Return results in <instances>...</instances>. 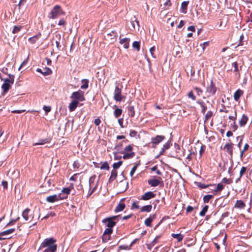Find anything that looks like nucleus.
<instances>
[{
    "label": "nucleus",
    "mask_w": 252,
    "mask_h": 252,
    "mask_svg": "<svg viewBox=\"0 0 252 252\" xmlns=\"http://www.w3.org/2000/svg\"><path fill=\"white\" fill-rule=\"evenodd\" d=\"M148 183L149 185L153 187H157L161 184L163 185L162 179L160 177H158L157 179H149L148 181Z\"/></svg>",
    "instance_id": "obj_10"
},
{
    "label": "nucleus",
    "mask_w": 252,
    "mask_h": 252,
    "mask_svg": "<svg viewBox=\"0 0 252 252\" xmlns=\"http://www.w3.org/2000/svg\"><path fill=\"white\" fill-rule=\"evenodd\" d=\"M95 178V175H94L91 176L89 179V187L90 189H91L92 188V190L90 191L89 195H91L93 194L95 190H96L97 187L98 181L96 184H94V181Z\"/></svg>",
    "instance_id": "obj_9"
},
{
    "label": "nucleus",
    "mask_w": 252,
    "mask_h": 252,
    "mask_svg": "<svg viewBox=\"0 0 252 252\" xmlns=\"http://www.w3.org/2000/svg\"><path fill=\"white\" fill-rule=\"evenodd\" d=\"M114 107L116 108L114 111V115L116 118H117L122 115V110L121 109L118 108L116 105H114Z\"/></svg>",
    "instance_id": "obj_32"
},
{
    "label": "nucleus",
    "mask_w": 252,
    "mask_h": 252,
    "mask_svg": "<svg viewBox=\"0 0 252 252\" xmlns=\"http://www.w3.org/2000/svg\"><path fill=\"white\" fill-rule=\"evenodd\" d=\"M125 199V198H123L121 200V201H120V202L119 203V204L117 205V206H116V207L115 209V212L117 213V212H119L122 211L125 208L126 205L124 202V201Z\"/></svg>",
    "instance_id": "obj_15"
},
{
    "label": "nucleus",
    "mask_w": 252,
    "mask_h": 252,
    "mask_svg": "<svg viewBox=\"0 0 252 252\" xmlns=\"http://www.w3.org/2000/svg\"><path fill=\"white\" fill-rule=\"evenodd\" d=\"M117 36V32L113 31L110 33H109L107 34V36L108 38H110L111 39H114Z\"/></svg>",
    "instance_id": "obj_38"
},
{
    "label": "nucleus",
    "mask_w": 252,
    "mask_h": 252,
    "mask_svg": "<svg viewBox=\"0 0 252 252\" xmlns=\"http://www.w3.org/2000/svg\"><path fill=\"white\" fill-rule=\"evenodd\" d=\"M15 231V228H10L9 229H7L6 230L3 231V232H1V234H2V236L5 235H8L10 234H11Z\"/></svg>",
    "instance_id": "obj_37"
},
{
    "label": "nucleus",
    "mask_w": 252,
    "mask_h": 252,
    "mask_svg": "<svg viewBox=\"0 0 252 252\" xmlns=\"http://www.w3.org/2000/svg\"><path fill=\"white\" fill-rule=\"evenodd\" d=\"M127 112L129 116L133 117L135 116V111L133 106H128L127 107Z\"/></svg>",
    "instance_id": "obj_29"
},
{
    "label": "nucleus",
    "mask_w": 252,
    "mask_h": 252,
    "mask_svg": "<svg viewBox=\"0 0 252 252\" xmlns=\"http://www.w3.org/2000/svg\"><path fill=\"white\" fill-rule=\"evenodd\" d=\"M221 183L226 184H230L232 183V180L231 179H227L226 178H223L221 180Z\"/></svg>",
    "instance_id": "obj_54"
},
{
    "label": "nucleus",
    "mask_w": 252,
    "mask_h": 252,
    "mask_svg": "<svg viewBox=\"0 0 252 252\" xmlns=\"http://www.w3.org/2000/svg\"><path fill=\"white\" fill-rule=\"evenodd\" d=\"M117 171L116 170L113 169L111 172V176L109 179V182L111 183L114 181L117 176Z\"/></svg>",
    "instance_id": "obj_23"
},
{
    "label": "nucleus",
    "mask_w": 252,
    "mask_h": 252,
    "mask_svg": "<svg viewBox=\"0 0 252 252\" xmlns=\"http://www.w3.org/2000/svg\"><path fill=\"white\" fill-rule=\"evenodd\" d=\"M155 196L156 194H155L153 191H150L145 192L143 195H142L140 198V199L146 201L153 198Z\"/></svg>",
    "instance_id": "obj_13"
},
{
    "label": "nucleus",
    "mask_w": 252,
    "mask_h": 252,
    "mask_svg": "<svg viewBox=\"0 0 252 252\" xmlns=\"http://www.w3.org/2000/svg\"><path fill=\"white\" fill-rule=\"evenodd\" d=\"M133 150V147L131 145H127L126 146L125 148H124V151L123 152H121V154H125L126 153H128V152H131Z\"/></svg>",
    "instance_id": "obj_40"
},
{
    "label": "nucleus",
    "mask_w": 252,
    "mask_h": 252,
    "mask_svg": "<svg viewBox=\"0 0 252 252\" xmlns=\"http://www.w3.org/2000/svg\"><path fill=\"white\" fill-rule=\"evenodd\" d=\"M165 139V137L163 135H157L152 138V147L155 148L156 146L161 142Z\"/></svg>",
    "instance_id": "obj_12"
},
{
    "label": "nucleus",
    "mask_w": 252,
    "mask_h": 252,
    "mask_svg": "<svg viewBox=\"0 0 252 252\" xmlns=\"http://www.w3.org/2000/svg\"><path fill=\"white\" fill-rule=\"evenodd\" d=\"M213 115V112L211 111H208L205 115V122L209 121Z\"/></svg>",
    "instance_id": "obj_41"
},
{
    "label": "nucleus",
    "mask_w": 252,
    "mask_h": 252,
    "mask_svg": "<svg viewBox=\"0 0 252 252\" xmlns=\"http://www.w3.org/2000/svg\"><path fill=\"white\" fill-rule=\"evenodd\" d=\"M171 236L173 238L176 239L178 242L181 241L184 238V235L180 233H178V234L172 233Z\"/></svg>",
    "instance_id": "obj_30"
},
{
    "label": "nucleus",
    "mask_w": 252,
    "mask_h": 252,
    "mask_svg": "<svg viewBox=\"0 0 252 252\" xmlns=\"http://www.w3.org/2000/svg\"><path fill=\"white\" fill-rule=\"evenodd\" d=\"M22 216L24 219L28 222H31L33 218L34 215L29 208L25 209L22 212Z\"/></svg>",
    "instance_id": "obj_7"
},
{
    "label": "nucleus",
    "mask_w": 252,
    "mask_h": 252,
    "mask_svg": "<svg viewBox=\"0 0 252 252\" xmlns=\"http://www.w3.org/2000/svg\"><path fill=\"white\" fill-rule=\"evenodd\" d=\"M137 135V132L134 130H131L129 133L130 137H135Z\"/></svg>",
    "instance_id": "obj_64"
},
{
    "label": "nucleus",
    "mask_w": 252,
    "mask_h": 252,
    "mask_svg": "<svg viewBox=\"0 0 252 252\" xmlns=\"http://www.w3.org/2000/svg\"><path fill=\"white\" fill-rule=\"evenodd\" d=\"M119 39L120 43L121 44L123 45V47L124 48L127 49L129 48V43L130 41V38L127 37L122 38L121 35H120L119 37Z\"/></svg>",
    "instance_id": "obj_14"
},
{
    "label": "nucleus",
    "mask_w": 252,
    "mask_h": 252,
    "mask_svg": "<svg viewBox=\"0 0 252 252\" xmlns=\"http://www.w3.org/2000/svg\"><path fill=\"white\" fill-rule=\"evenodd\" d=\"M208 206L205 205L202 209V210L200 212L199 215L201 216H205L206 213L207 212L208 209Z\"/></svg>",
    "instance_id": "obj_44"
},
{
    "label": "nucleus",
    "mask_w": 252,
    "mask_h": 252,
    "mask_svg": "<svg viewBox=\"0 0 252 252\" xmlns=\"http://www.w3.org/2000/svg\"><path fill=\"white\" fill-rule=\"evenodd\" d=\"M213 194H207L204 196L203 198V202L205 203H207L209 202V201L214 197Z\"/></svg>",
    "instance_id": "obj_35"
},
{
    "label": "nucleus",
    "mask_w": 252,
    "mask_h": 252,
    "mask_svg": "<svg viewBox=\"0 0 252 252\" xmlns=\"http://www.w3.org/2000/svg\"><path fill=\"white\" fill-rule=\"evenodd\" d=\"M125 96L122 95V89L120 88L118 86H116L115 88L114 92V99L117 102L122 101L124 98H125Z\"/></svg>",
    "instance_id": "obj_6"
},
{
    "label": "nucleus",
    "mask_w": 252,
    "mask_h": 252,
    "mask_svg": "<svg viewBox=\"0 0 252 252\" xmlns=\"http://www.w3.org/2000/svg\"><path fill=\"white\" fill-rule=\"evenodd\" d=\"M156 218V215H154L152 217L150 216L145 220V224L147 226H151V223L153 221L154 219Z\"/></svg>",
    "instance_id": "obj_25"
},
{
    "label": "nucleus",
    "mask_w": 252,
    "mask_h": 252,
    "mask_svg": "<svg viewBox=\"0 0 252 252\" xmlns=\"http://www.w3.org/2000/svg\"><path fill=\"white\" fill-rule=\"evenodd\" d=\"M58 197L57 194L50 195L46 198V201L49 203H54L56 201H58Z\"/></svg>",
    "instance_id": "obj_22"
},
{
    "label": "nucleus",
    "mask_w": 252,
    "mask_h": 252,
    "mask_svg": "<svg viewBox=\"0 0 252 252\" xmlns=\"http://www.w3.org/2000/svg\"><path fill=\"white\" fill-rule=\"evenodd\" d=\"M224 189V186L220 183L218 184L215 189H212L214 195H216L218 191H220Z\"/></svg>",
    "instance_id": "obj_21"
},
{
    "label": "nucleus",
    "mask_w": 252,
    "mask_h": 252,
    "mask_svg": "<svg viewBox=\"0 0 252 252\" xmlns=\"http://www.w3.org/2000/svg\"><path fill=\"white\" fill-rule=\"evenodd\" d=\"M206 147L205 145H201L200 150H199V155L201 157L202 155L203 154L205 150Z\"/></svg>",
    "instance_id": "obj_60"
},
{
    "label": "nucleus",
    "mask_w": 252,
    "mask_h": 252,
    "mask_svg": "<svg viewBox=\"0 0 252 252\" xmlns=\"http://www.w3.org/2000/svg\"><path fill=\"white\" fill-rule=\"evenodd\" d=\"M14 83V76H9L8 78H6L4 80V82L2 85L1 88L3 91V93H5L8 92L11 85Z\"/></svg>",
    "instance_id": "obj_5"
},
{
    "label": "nucleus",
    "mask_w": 252,
    "mask_h": 252,
    "mask_svg": "<svg viewBox=\"0 0 252 252\" xmlns=\"http://www.w3.org/2000/svg\"><path fill=\"white\" fill-rule=\"evenodd\" d=\"M217 92V87L213 80L211 79L210 84L206 87L205 94L207 97L214 96Z\"/></svg>",
    "instance_id": "obj_3"
},
{
    "label": "nucleus",
    "mask_w": 252,
    "mask_h": 252,
    "mask_svg": "<svg viewBox=\"0 0 252 252\" xmlns=\"http://www.w3.org/2000/svg\"><path fill=\"white\" fill-rule=\"evenodd\" d=\"M248 121V117L247 115L243 114L241 119L239 121V125L241 127H243L246 125Z\"/></svg>",
    "instance_id": "obj_18"
},
{
    "label": "nucleus",
    "mask_w": 252,
    "mask_h": 252,
    "mask_svg": "<svg viewBox=\"0 0 252 252\" xmlns=\"http://www.w3.org/2000/svg\"><path fill=\"white\" fill-rule=\"evenodd\" d=\"M41 34L39 33L29 38L28 40L31 44H34L36 41L41 37Z\"/></svg>",
    "instance_id": "obj_27"
},
{
    "label": "nucleus",
    "mask_w": 252,
    "mask_h": 252,
    "mask_svg": "<svg viewBox=\"0 0 252 252\" xmlns=\"http://www.w3.org/2000/svg\"><path fill=\"white\" fill-rule=\"evenodd\" d=\"M247 170V168L246 167L243 166L241 168V170L240 171V177H242V176H243Z\"/></svg>",
    "instance_id": "obj_59"
},
{
    "label": "nucleus",
    "mask_w": 252,
    "mask_h": 252,
    "mask_svg": "<svg viewBox=\"0 0 252 252\" xmlns=\"http://www.w3.org/2000/svg\"><path fill=\"white\" fill-rule=\"evenodd\" d=\"M65 14V12L63 11L61 7L59 5H56L48 14V17L49 19H54Z\"/></svg>",
    "instance_id": "obj_2"
},
{
    "label": "nucleus",
    "mask_w": 252,
    "mask_h": 252,
    "mask_svg": "<svg viewBox=\"0 0 252 252\" xmlns=\"http://www.w3.org/2000/svg\"><path fill=\"white\" fill-rule=\"evenodd\" d=\"M56 240L53 237L46 238L41 243L39 250L42 252H56L57 249Z\"/></svg>",
    "instance_id": "obj_1"
},
{
    "label": "nucleus",
    "mask_w": 252,
    "mask_h": 252,
    "mask_svg": "<svg viewBox=\"0 0 252 252\" xmlns=\"http://www.w3.org/2000/svg\"><path fill=\"white\" fill-rule=\"evenodd\" d=\"M71 189L69 188H63L62 190L61 193H64L65 195H67V196L70 194Z\"/></svg>",
    "instance_id": "obj_50"
},
{
    "label": "nucleus",
    "mask_w": 252,
    "mask_h": 252,
    "mask_svg": "<svg viewBox=\"0 0 252 252\" xmlns=\"http://www.w3.org/2000/svg\"><path fill=\"white\" fill-rule=\"evenodd\" d=\"M230 126L232 127L233 131H236L238 129V126L236 123V121H233L232 123L230 124Z\"/></svg>",
    "instance_id": "obj_57"
},
{
    "label": "nucleus",
    "mask_w": 252,
    "mask_h": 252,
    "mask_svg": "<svg viewBox=\"0 0 252 252\" xmlns=\"http://www.w3.org/2000/svg\"><path fill=\"white\" fill-rule=\"evenodd\" d=\"M197 186L200 189H205L209 187H214L215 185H205L204 184L201 183L200 182L197 183Z\"/></svg>",
    "instance_id": "obj_39"
},
{
    "label": "nucleus",
    "mask_w": 252,
    "mask_h": 252,
    "mask_svg": "<svg viewBox=\"0 0 252 252\" xmlns=\"http://www.w3.org/2000/svg\"><path fill=\"white\" fill-rule=\"evenodd\" d=\"M170 147V144L168 143H165L164 145H163V147L161 148L160 152H159V154L158 156L157 157V158H158L159 156L162 155L164 152L165 151V150L168 149Z\"/></svg>",
    "instance_id": "obj_31"
},
{
    "label": "nucleus",
    "mask_w": 252,
    "mask_h": 252,
    "mask_svg": "<svg viewBox=\"0 0 252 252\" xmlns=\"http://www.w3.org/2000/svg\"><path fill=\"white\" fill-rule=\"evenodd\" d=\"M73 167L74 169H78L80 167V163L78 160L74 161L73 163Z\"/></svg>",
    "instance_id": "obj_61"
},
{
    "label": "nucleus",
    "mask_w": 252,
    "mask_h": 252,
    "mask_svg": "<svg viewBox=\"0 0 252 252\" xmlns=\"http://www.w3.org/2000/svg\"><path fill=\"white\" fill-rule=\"evenodd\" d=\"M22 28V27L21 26H15L13 27L12 32L13 33H17L21 30Z\"/></svg>",
    "instance_id": "obj_49"
},
{
    "label": "nucleus",
    "mask_w": 252,
    "mask_h": 252,
    "mask_svg": "<svg viewBox=\"0 0 252 252\" xmlns=\"http://www.w3.org/2000/svg\"><path fill=\"white\" fill-rule=\"evenodd\" d=\"M119 216H113L110 218H107L103 220V222L108 227L112 228L113 226L116 224V222L115 221L117 220Z\"/></svg>",
    "instance_id": "obj_8"
},
{
    "label": "nucleus",
    "mask_w": 252,
    "mask_h": 252,
    "mask_svg": "<svg viewBox=\"0 0 252 252\" xmlns=\"http://www.w3.org/2000/svg\"><path fill=\"white\" fill-rule=\"evenodd\" d=\"M160 238L159 236H157L151 243V245L153 247L156 244L158 243L159 239Z\"/></svg>",
    "instance_id": "obj_58"
},
{
    "label": "nucleus",
    "mask_w": 252,
    "mask_h": 252,
    "mask_svg": "<svg viewBox=\"0 0 252 252\" xmlns=\"http://www.w3.org/2000/svg\"><path fill=\"white\" fill-rule=\"evenodd\" d=\"M124 155L123 157V158L125 159H129L133 158L135 156V153L134 152H131V153H126L124 154Z\"/></svg>",
    "instance_id": "obj_34"
},
{
    "label": "nucleus",
    "mask_w": 252,
    "mask_h": 252,
    "mask_svg": "<svg viewBox=\"0 0 252 252\" xmlns=\"http://www.w3.org/2000/svg\"><path fill=\"white\" fill-rule=\"evenodd\" d=\"M70 98L74 100H77L78 103L79 101H85L84 92L80 90L74 92L71 94Z\"/></svg>",
    "instance_id": "obj_4"
},
{
    "label": "nucleus",
    "mask_w": 252,
    "mask_h": 252,
    "mask_svg": "<svg viewBox=\"0 0 252 252\" xmlns=\"http://www.w3.org/2000/svg\"><path fill=\"white\" fill-rule=\"evenodd\" d=\"M151 169L152 171H156V174L158 175H161V174H162V173L158 169V167H157V165H155V166L152 167L151 168Z\"/></svg>",
    "instance_id": "obj_52"
},
{
    "label": "nucleus",
    "mask_w": 252,
    "mask_h": 252,
    "mask_svg": "<svg viewBox=\"0 0 252 252\" xmlns=\"http://www.w3.org/2000/svg\"><path fill=\"white\" fill-rule=\"evenodd\" d=\"M82 82L83 83V84L81 86V88L82 89H86L89 87V80L88 79H82Z\"/></svg>",
    "instance_id": "obj_36"
},
{
    "label": "nucleus",
    "mask_w": 252,
    "mask_h": 252,
    "mask_svg": "<svg viewBox=\"0 0 252 252\" xmlns=\"http://www.w3.org/2000/svg\"><path fill=\"white\" fill-rule=\"evenodd\" d=\"M152 206L151 205H147L140 208L141 212H150L152 210Z\"/></svg>",
    "instance_id": "obj_28"
},
{
    "label": "nucleus",
    "mask_w": 252,
    "mask_h": 252,
    "mask_svg": "<svg viewBox=\"0 0 252 252\" xmlns=\"http://www.w3.org/2000/svg\"><path fill=\"white\" fill-rule=\"evenodd\" d=\"M245 207H246L245 203L244 202V201H243L241 200H237L236 202L234 205L235 208H238L239 209H243L245 208Z\"/></svg>",
    "instance_id": "obj_19"
},
{
    "label": "nucleus",
    "mask_w": 252,
    "mask_h": 252,
    "mask_svg": "<svg viewBox=\"0 0 252 252\" xmlns=\"http://www.w3.org/2000/svg\"><path fill=\"white\" fill-rule=\"evenodd\" d=\"M36 71L42 73L44 76L50 75L52 73L51 69L48 67L44 68L43 69L38 68Z\"/></svg>",
    "instance_id": "obj_17"
},
{
    "label": "nucleus",
    "mask_w": 252,
    "mask_h": 252,
    "mask_svg": "<svg viewBox=\"0 0 252 252\" xmlns=\"http://www.w3.org/2000/svg\"><path fill=\"white\" fill-rule=\"evenodd\" d=\"M132 47L136 50L137 51H139L140 48V42L134 41L132 43Z\"/></svg>",
    "instance_id": "obj_42"
},
{
    "label": "nucleus",
    "mask_w": 252,
    "mask_h": 252,
    "mask_svg": "<svg viewBox=\"0 0 252 252\" xmlns=\"http://www.w3.org/2000/svg\"><path fill=\"white\" fill-rule=\"evenodd\" d=\"M51 141V139L49 138L43 139H40L39 140V142L37 143H35L33 144L34 146L36 145H43L46 143H50Z\"/></svg>",
    "instance_id": "obj_26"
},
{
    "label": "nucleus",
    "mask_w": 252,
    "mask_h": 252,
    "mask_svg": "<svg viewBox=\"0 0 252 252\" xmlns=\"http://www.w3.org/2000/svg\"><path fill=\"white\" fill-rule=\"evenodd\" d=\"M223 150L226 152L230 157H233V144L232 143H226L224 145Z\"/></svg>",
    "instance_id": "obj_11"
},
{
    "label": "nucleus",
    "mask_w": 252,
    "mask_h": 252,
    "mask_svg": "<svg viewBox=\"0 0 252 252\" xmlns=\"http://www.w3.org/2000/svg\"><path fill=\"white\" fill-rule=\"evenodd\" d=\"M100 168L101 169H105V170H108L109 169L110 167H109L108 162L107 161H105L102 164V165L100 166Z\"/></svg>",
    "instance_id": "obj_48"
},
{
    "label": "nucleus",
    "mask_w": 252,
    "mask_h": 252,
    "mask_svg": "<svg viewBox=\"0 0 252 252\" xmlns=\"http://www.w3.org/2000/svg\"><path fill=\"white\" fill-rule=\"evenodd\" d=\"M188 96L191 98L192 100H196V96L194 95L192 91L189 92L188 94Z\"/></svg>",
    "instance_id": "obj_56"
},
{
    "label": "nucleus",
    "mask_w": 252,
    "mask_h": 252,
    "mask_svg": "<svg viewBox=\"0 0 252 252\" xmlns=\"http://www.w3.org/2000/svg\"><path fill=\"white\" fill-rule=\"evenodd\" d=\"M244 36L243 34H242L240 36L239 42V43L238 44V46L243 45V40L244 39Z\"/></svg>",
    "instance_id": "obj_63"
},
{
    "label": "nucleus",
    "mask_w": 252,
    "mask_h": 252,
    "mask_svg": "<svg viewBox=\"0 0 252 252\" xmlns=\"http://www.w3.org/2000/svg\"><path fill=\"white\" fill-rule=\"evenodd\" d=\"M59 197H58V201L60 200H63L64 199H66L67 198V195H65L63 193H60L59 194L57 195Z\"/></svg>",
    "instance_id": "obj_55"
},
{
    "label": "nucleus",
    "mask_w": 252,
    "mask_h": 252,
    "mask_svg": "<svg viewBox=\"0 0 252 252\" xmlns=\"http://www.w3.org/2000/svg\"><path fill=\"white\" fill-rule=\"evenodd\" d=\"M197 103L200 104L202 108L201 113L204 114L207 109V106L205 105L204 102H203L202 100H198L197 101Z\"/></svg>",
    "instance_id": "obj_33"
},
{
    "label": "nucleus",
    "mask_w": 252,
    "mask_h": 252,
    "mask_svg": "<svg viewBox=\"0 0 252 252\" xmlns=\"http://www.w3.org/2000/svg\"><path fill=\"white\" fill-rule=\"evenodd\" d=\"M20 219V217H17V218L16 219H12L7 224H6V226H9V225H13L14 224H15V223L16 222H17V221H18Z\"/></svg>",
    "instance_id": "obj_47"
},
{
    "label": "nucleus",
    "mask_w": 252,
    "mask_h": 252,
    "mask_svg": "<svg viewBox=\"0 0 252 252\" xmlns=\"http://www.w3.org/2000/svg\"><path fill=\"white\" fill-rule=\"evenodd\" d=\"M194 90L196 92V94L198 96H201L203 94V90L197 87H193Z\"/></svg>",
    "instance_id": "obj_43"
},
{
    "label": "nucleus",
    "mask_w": 252,
    "mask_h": 252,
    "mask_svg": "<svg viewBox=\"0 0 252 252\" xmlns=\"http://www.w3.org/2000/svg\"><path fill=\"white\" fill-rule=\"evenodd\" d=\"M232 66L234 68V72L238 73L239 72V69L237 62H235L233 63L232 64Z\"/></svg>",
    "instance_id": "obj_53"
},
{
    "label": "nucleus",
    "mask_w": 252,
    "mask_h": 252,
    "mask_svg": "<svg viewBox=\"0 0 252 252\" xmlns=\"http://www.w3.org/2000/svg\"><path fill=\"white\" fill-rule=\"evenodd\" d=\"M78 102L77 100H73L69 105V109L70 112H72L75 110L78 105Z\"/></svg>",
    "instance_id": "obj_20"
},
{
    "label": "nucleus",
    "mask_w": 252,
    "mask_h": 252,
    "mask_svg": "<svg viewBox=\"0 0 252 252\" xmlns=\"http://www.w3.org/2000/svg\"><path fill=\"white\" fill-rule=\"evenodd\" d=\"M122 161H119L117 162L114 163L113 164V169L116 170L117 169L119 168L122 165Z\"/></svg>",
    "instance_id": "obj_46"
},
{
    "label": "nucleus",
    "mask_w": 252,
    "mask_h": 252,
    "mask_svg": "<svg viewBox=\"0 0 252 252\" xmlns=\"http://www.w3.org/2000/svg\"><path fill=\"white\" fill-rule=\"evenodd\" d=\"M243 94V91L240 89L237 90L234 94V99L235 101H238L241 96Z\"/></svg>",
    "instance_id": "obj_24"
},
{
    "label": "nucleus",
    "mask_w": 252,
    "mask_h": 252,
    "mask_svg": "<svg viewBox=\"0 0 252 252\" xmlns=\"http://www.w3.org/2000/svg\"><path fill=\"white\" fill-rule=\"evenodd\" d=\"M140 208V206L138 205V204H137V203L135 201H133V203L132 204V205H131V209H139Z\"/></svg>",
    "instance_id": "obj_62"
},
{
    "label": "nucleus",
    "mask_w": 252,
    "mask_h": 252,
    "mask_svg": "<svg viewBox=\"0 0 252 252\" xmlns=\"http://www.w3.org/2000/svg\"><path fill=\"white\" fill-rule=\"evenodd\" d=\"M189 3V1H184L182 2L180 7V11L184 14H186L188 10V6Z\"/></svg>",
    "instance_id": "obj_16"
},
{
    "label": "nucleus",
    "mask_w": 252,
    "mask_h": 252,
    "mask_svg": "<svg viewBox=\"0 0 252 252\" xmlns=\"http://www.w3.org/2000/svg\"><path fill=\"white\" fill-rule=\"evenodd\" d=\"M228 118L230 120H231L232 121H236V120L237 119V110H236V109H235L234 113L233 115L229 116Z\"/></svg>",
    "instance_id": "obj_51"
},
{
    "label": "nucleus",
    "mask_w": 252,
    "mask_h": 252,
    "mask_svg": "<svg viewBox=\"0 0 252 252\" xmlns=\"http://www.w3.org/2000/svg\"><path fill=\"white\" fill-rule=\"evenodd\" d=\"M113 232V229L111 228L108 227L104 230V232L103 233V235H108L110 236V234H111Z\"/></svg>",
    "instance_id": "obj_45"
}]
</instances>
